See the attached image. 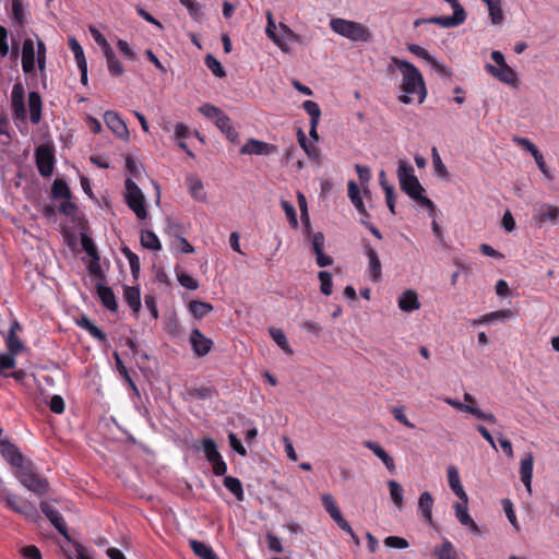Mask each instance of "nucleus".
Returning <instances> with one entry per match:
<instances>
[{
    "label": "nucleus",
    "instance_id": "1",
    "mask_svg": "<svg viewBox=\"0 0 559 559\" xmlns=\"http://www.w3.org/2000/svg\"><path fill=\"white\" fill-rule=\"evenodd\" d=\"M391 62L395 64L402 73L401 90L403 94L399 96V100L403 104H409L413 100V96H417L418 103H424L427 91L419 70L411 62L399 59L397 57H392Z\"/></svg>",
    "mask_w": 559,
    "mask_h": 559
},
{
    "label": "nucleus",
    "instance_id": "2",
    "mask_svg": "<svg viewBox=\"0 0 559 559\" xmlns=\"http://www.w3.org/2000/svg\"><path fill=\"white\" fill-rule=\"evenodd\" d=\"M397 177L401 189L414 201L428 210H433V202L424 195V188L414 174V168L406 162L400 160L397 167Z\"/></svg>",
    "mask_w": 559,
    "mask_h": 559
},
{
    "label": "nucleus",
    "instance_id": "3",
    "mask_svg": "<svg viewBox=\"0 0 559 559\" xmlns=\"http://www.w3.org/2000/svg\"><path fill=\"white\" fill-rule=\"evenodd\" d=\"M14 476L23 487L37 496L45 495L49 489L48 480L38 473L35 464L31 460H27L19 466L14 471Z\"/></svg>",
    "mask_w": 559,
    "mask_h": 559
},
{
    "label": "nucleus",
    "instance_id": "4",
    "mask_svg": "<svg viewBox=\"0 0 559 559\" xmlns=\"http://www.w3.org/2000/svg\"><path fill=\"white\" fill-rule=\"evenodd\" d=\"M330 27L334 33L352 41L369 43L372 39L369 28L355 21L335 17L330 21Z\"/></svg>",
    "mask_w": 559,
    "mask_h": 559
},
{
    "label": "nucleus",
    "instance_id": "5",
    "mask_svg": "<svg viewBox=\"0 0 559 559\" xmlns=\"http://www.w3.org/2000/svg\"><path fill=\"white\" fill-rule=\"evenodd\" d=\"M126 200L128 206L134 212L139 219H144L147 212L144 204V195L139 186L131 179L126 180Z\"/></svg>",
    "mask_w": 559,
    "mask_h": 559
},
{
    "label": "nucleus",
    "instance_id": "6",
    "mask_svg": "<svg viewBox=\"0 0 559 559\" xmlns=\"http://www.w3.org/2000/svg\"><path fill=\"white\" fill-rule=\"evenodd\" d=\"M25 90L21 82H16L11 92V108L15 124L26 123V109L24 104Z\"/></svg>",
    "mask_w": 559,
    "mask_h": 559
},
{
    "label": "nucleus",
    "instance_id": "7",
    "mask_svg": "<svg viewBox=\"0 0 559 559\" xmlns=\"http://www.w3.org/2000/svg\"><path fill=\"white\" fill-rule=\"evenodd\" d=\"M36 165L43 177H50L55 167L53 151L48 145H40L35 152Z\"/></svg>",
    "mask_w": 559,
    "mask_h": 559
},
{
    "label": "nucleus",
    "instance_id": "8",
    "mask_svg": "<svg viewBox=\"0 0 559 559\" xmlns=\"http://www.w3.org/2000/svg\"><path fill=\"white\" fill-rule=\"evenodd\" d=\"M40 510L55 526V528L67 539H69L67 524L60 512L49 502H40Z\"/></svg>",
    "mask_w": 559,
    "mask_h": 559
},
{
    "label": "nucleus",
    "instance_id": "9",
    "mask_svg": "<svg viewBox=\"0 0 559 559\" xmlns=\"http://www.w3.org/2000/svg\"><path fill=\"white\" fill-rule=\"evenodd\" d=\"M193 353L198 357L207 355L212 347L213 341L207 338L199 329H193L189 337Z\"/></svg>",
    "mask_w": 559,
    "mask_h": 559
},
{
    "label": "nucleus",
    "instance_id": "10",
    "mask_svg": "<svg viewBox=\"0 0 559 559\" xmlns=\"http://www.w3.org/2000/svg\"><path fill=\"white\" fill-rule=\"evenodd\" d=\"M0 453L4 460L14 468V471L27 461L22 455L19 448L7 439H3V442H0Z\"/></svg>",
    "mask_w": 559,
    "mask_h": 559
},
{
    "label": "nucleus",
    "instance_id": "11",
    "mask_svg": "<svg viewBox=\"0 0 559 559\" xmlns=\"http://www.w3.org/2000/svg\"><path fill=\"white\" fill-rule=\"evenodd\" d=\"M5 500L7 506L14 512L23 514L28 519H34L37 514L36 509L33 504L27 503V501L22 500L16 495H9L8 492L2 498Z\"/></svg>",
    "mask_w": 559,
    "mask_h": 559
},
{
    "label": "nucleus",
    "instance_id": "12",
    "mask_svg": "<svg viewBox=\"0 0 559 559\" xmlns=\"http://www.w3.org/2000/svg\"><path fill=\"white\" fill-rule=\"evenodd\" d=\"M533 219L538 227L548 222L555 225L559 219V207L544 203L536 210Z\"/></svg>",
    "mask_w": 559,
    "mask_h": 559
},
{
    "label": "nucleus",
    "instance_id": "13",
    "mask_svg": "<svg viewBox=\"0 0 559 559\" xmlns=\"http://www.w3.org/2000/svg\"><path fill=\"white\" fill-rule=\"evenodd\" d=\"M324 510L329 513L332 520L337 524L341 530H349L348 522L342 515L334 498L330 493H324L321 498Z\"/></svg>",
    "mask_w": 559,
    "mask_h": 559
},
{
    "label": "nucleus",
    "instance_id": "14",
    "mask_svg": "<svg viewBox=\"0 0 559 559\" xmlns=\"http://www.w3.org/2000/svg\"><path fill=\"white\" fill-rule=\"evenodd\" d=\"M104 120L107 127L121 140L129 139V130L126 122L115 111H106Z\"/></svg>",
    "mask_w": 559,
    "mask_h": 559
},
{
    "label": "nucleus",
    "instance_id": "15",
    "mask_svg": "<svg viewBox=\"0 0 559 559\" xmlns=\"http://www.w3.org/2000/svg\"><path fill=\"white\" fill-rule=\"evenodd\" d=\"M364 250L368 258L369 277L372 282L377 283L381 280L382 276V269L379 255L377 251L370 246V243H364Z\"/></svg>",
    "mask_w": 559,
    "mask_h": 559
},
{
    "label": "nucleus",
    "instance_id": "16",
    "mask_svg": "<svg viewBox=\"0 0 559 559\" xmlns=\"http://www.w3.org/2000/svg\"><path fill=\"white\" fill-rule=\"evenodd\" d=\"M485 69L488 73H490L493 78H496L502 83L514 85L516 81L515 71L508 64L496 67L493 64L487 63L485 66Z\"/></svg>",
    "mask_w": 559,
    "mask_h": 559
},
{
    "label": "nucleus",
    "instance_id": "17",
    "mask_svg": "<svg viewBox=\"0 0 559 559\" xmlns=\"http://www.w3.org/2000/svg\"><path fill=\"white\" fill-rule=\"evenodd\" d=\"M275 152V146L259 140L250 139L240 148V154L270 155Z\"/></svg>",
    "mask_w": 559,
    "mask_h": 559
},
{
    "label": "nucleus",
    "instance_id": "18",
    "mask_svg": "<svg viewBox=\"0 0 559 559\" xmlns=\"http://www.w3.org/2000/svg\"><path fill=\"white\" fill-rule=\"evenodd\" d=\"M533 464L534 457L531 452L526 453L525 457H523L520 463L521 480L528 493L532 492Z\"/></svg>",
    "mask_w": 559,
    "mask_h": 559
},
{
    "label": "nucleus",
    "instance_id": "19",
    "mask_svg": "<svg viewBox=\"0 0 559 559\" xmlns=\"http://www.w3.org/2000/svg\"><path fill=\"white\" fill-rule=\"evenodd\" d=\"M447 472H448V481H449L450 488L452 489V491L455 493V496L459 499H461L462 501L467 503L468 498H467V495L461 484L459 469L455 466L451 465L448 467Z\"/></svg>",
    "mask_w": 559,
    "mask_h": 559
},
{
    "label": "nucleus",
    "instance_id": "20",
    "mask_svg": "<svg viewBox=\"0 0 559 559\" xmlns=\"http://www.w3.org/2000/svg\"><path fill=\"white\" fill-rule=\"evenodd\" d=\"M22 69L25 73H31L35 70V49L34 41L26 38L22 47Z\"/></svg>",
    "mask_w": 559,
    "mask_h": 559
},
{
    "label": "nucleus",
    "instance_id": "21",
    "mask_svg": "<svg viewBox=\"0 0 559 559\" xmlns=\"http://www.w3.org/2000/svg\"><path fill=\"white\" fill-rule=\"evenodd\" d=\"M96 289H97V295L103 304V306L105 308H107L109 311H117L118 309V304H117V300H116V296L112 292V289L106 285H103L100 283H98L96 285Z\"/></svg>",
    "mask_w": 559,
    "mask_h": 559
},
{
    "label": "nucleus",
    "instance_id": "22",
    "mask_svg": "<svg viewBox=\"0 0 559 559\" xmlns=\"http://www.w3.org/2000/svg\"><path fill=\"white\" fill-rule=\"evenodd\" d=\"M364 445L369 449L382 463L385 467L393 472L395 469L394 460L385 452V450L374 441H365Z\"/></svg>",
    "mask_w": 559,
    "mask_h": 559
},
{
    "label": "nucleus",
    "instance_id": "23",
    "mask_svg": "<svg viewBox=\"0 0 559 559\" xmlns=\"http://www.w3.org/2000/svg\"><path fill=\"white\" fill-rule=\"evenodd\" d=\"M347 192H348V198L350 199L353 205L358 211V213L364 217H368L369 214H368L367 209L364 204V201L360 197L359 187L357 186V183L355 181L350 180L348 182Z\"/></svg>",
    "mask_w": 559,
    "mask_h": 559
},
{
    "label": "nucleus",
    "instance_id": "24",
    "mask_svg": "<svg viewBox=\"0 0 559 559\" xmlns=\"http://www.w3.org/2000/svg\"><path fill=\"white\" fill-rule=\"evenodd\" d=\"M41 96L38 92H31L28 94V108H29V120L33 124H37L41 119Z\"/></svg>",
    "mask_w": 559,
    "mask_h": 559
},
{
    "label": "nucleus",
    "instance_id": "25",
    "mask_svg": "<svg viewBox=\"0 0 559 559\" xmlns=\"http://www.w3.org/2000/svg\"><path fill=\"white\" fill-rule=\"evenodd\" d=\"M187 182L189 186V192L191 197L199 202L205 203L207 201V198L204 191L202 180L195 175H189L187 177Z\"/></svg>",
    "mask_w": 559,
    "mask_h": 559
},
{
    "label": "nucleus",
    "instance_id": "26",
    "mask_svg": "<svg viewBox=\"0 0 559 559\" xmlns=\"http://www.w3.org/2000/svg\"><path fill=\"white\" fill-rule=\"evenodd\" d=\"M399 307L401 310L412 312L420 308L417 294L414 290H406L399 297Z\"/></svg>",
    "mask_w": 559,
    "mask_h": 559
},
{
    "label": "nucleus",
    "instance_id": "27",
    "mask_svg": "<svg viewBox=\"0 0 559 559\" xmlns=\"http://www.w3.org/2000/svg\"><path fill=\"white\" fill-rule=\"evenodd\" d=\"M81 246L83 250L87 253V255H90L93 259L95 266L91 265V271L93 273H96L97 271L100 270L98 265L99 255L93 239L86 234H81Z\"/></svg>",
    "mask_w": 559,
    "mask_h": 559
},
{
    "label": "nucleus",
    "instance_id": "28",
    "mask_svg": "<svg viewBox=\"0 0 559 559\" xmlns=\"http://www.w3.org/2000/svg\"><path fill=\"white\" fill-rule=\"evenodd\" d=\"M432 506L433 498L431 493L428 491L423 492L418 500V510L423 520L427 523L432 522Z\"/></svg>",
    "mask_w": 559,
    "mask_h": 559
},
{
    "label": "nucleus",
    "instance_id": "29",
    "mask_svg": "<svg viewBox=\"0 0 559 559\" xmlns=\"http://www.w3.org/2000/svg\"><path fill=\"white\" fill-rule=\"evenodd\" d=\"M123 299L136 316L141 309V295L139 287L127 286L123 290Z\"/></svg>",
    "mask_w": 559,
    "mask_h": 559
},
{
    "label": "nucleus",
    "instance_id": "30",
    "mask_svg": "<svg viewBox=\"0 0 559 559\" xmlns=\"http://www.w3.org/2000/svg\"><path fill=\"white\" fill-rule=\"evenodd\" d=\"M432 556L436 559H457V551L450 540L443 539L440 546L433 548Z\"/></svg>",
    "mask_w": 559,
    "mask_h": 559
},
{
    "label": "nucleus",
    "instance_id": "31",
    "mask_svg": "<svg viewBox=\"0 0 559 559\" xmlns=\"http://www.w3.org/2000/svg\"><path fill=\"white\" fill-rule=\"evenodd\" d=\"M104 56L106 58L107 68H108L110 75H112V76L122 75L124 72V68H123L122 63L119 61V59L117 58V56L115 55V51L112 50V48L105 51Z\"/></svg>",
    "mask_w": 559,
    "mask_h": 559
},
{
    "label": "nucleus",
    "instance_id": "32",
    "mask_svg": "<svg viewBox=\"0 0 559 559\" xmlns=\"http://www.w3.org/2000/svg\"><path fill=\"white\" fill-rule=\"evenodd\" d=\"M189 311L197 319L201 320L213 311V306L206 301L192 300L189 302Z\"/></svg>",
    "mask_w": 559,
    "mask_h": 559
},
{
    "label": "nucleus",
    "instance_id": "33",
    "mask_svg": "<svg viewBox=\"0 0 559 559\" xmlns=\"http://www.w3.org/2000/svg\"><path fill=\"white\" fill-rule=\"evenodd\" d=\"M191 549L194 555L201 559H218L213 549L204 544L203 542H199L195 539H191L189 542Z\"/></svg>",
    "mask_w": 559,
    "mask_h": 559
},
{
    "label": "nucleus",
    "instance_id": "34",
    "mask_svg": "<svg viewBox=\"0 0 559 559\" xmlns=\"http://www.w3.org/2000/svg\"><path fill=\"white\" fill-rule=\"evenodd\" d=\"M466 20L465 11H453L451 16H439V25L444 28L455 27L463 24Z\"/></svg>",
    "mask_w": 559,
    "mask_h": 559
},
{
    "label": "nucleus",
    "instance_id": "35",
    "mask_svg": "<svg viewBox=\"0 0 559 559\" xmlns=\"http://www.w3.org/2000/svg\"><path fill=\"white\" fill-rule=\"evenodd\" d=\"M76 322L79 326L86 330L96 340L100 342L106 341V334L98 326H96L87 317L83 316Z\"/></svg>",
    "mask_w": 559,
    "mask_h": 559
},
{
    "label": "nucleus",
    "instance_id": "36",
    "mask_svg": "<svg viewBox=\"0 0 559 559\" xmlns=\"http://www.w3.org/2000/svg\"><path fill=\"white\" fill-rule=\"evenodd\" d=\"M215 124L230 141H236L238 134L233 128L228 116L223 112L215 121Z\"/></svg>",
    "mask_w": 559,
    "mask_h": 559
},
{
    "label": "nucleus",
    "instance_id": "37",
    "mask_svg": "<svg viewBox=\"0 0 559 559\" xmlns=\"http://www.w3.org/2000/svg\"><path fill=\"white\" fill-rule=\"evenodd\" d=\"M224 486L236 497L238 501H243L245 492L242 484L237 477L225 476Z\"/></svg>",
    "mask_w": 559,
    "mask_h": 559
},
{
    "label": "nucleus",
    "instance_id": "38",
    "mask_svg": "<svg viewBox=\"0 0 559 559\" xmlns=\"http://www.w3.org/2000/svg\"><path fill=\"white\" fill-rule=\"evenodd\" d=\"M514 317V312L511 309H502L484 314L479 318L480 323H491L493 321H507Z\"/></svg>",
    "mask_w": 559,
    "mask_h": 559
},
{
    "label": "nucleus",
    "instance_id": "39",
    "mask_svg": "<svg viewBox=\"0 0 559 559\" xmlns=\"http://www.w3.org/2000/svg\"><path fill=\"white\" fill-rule=\"evenodd\" d=\"M202 450L205 454L206 460L212 463L222 457L217 450V445L215 441L211 438H204L202 440Z\"/></svg>",
    "mask_w": 559,
    "mask_h": 559
},
{
    "label": "nucleus",
    "instance_id": "40",
    "mask_svg": "<svg viewBox=\"0 0 559 559\" xmlns=\"http://www.w3.org/2000/svg\"><path fill=\"white\" fill-rule=\"evenodd\" d=\"M388 487H389L390 497H391L393 503L395 504V507L397 509H402L403 508V488H402V486L396 480L390 479L388 481Z\"/></svg>",
    "mask_w": 559,
    "mask_h": 559
},
{
    "label": "nucleus",
    "instance_id": "41",
    "mask_svg": "<svg viewBox=\"0 0 559 559\" xmlns=\"http://www.w3.org/2000/svg\"><path fill=\"white\" fill-rule=\"evenodd\" d=\"M51 194L55 199H70L71 191L68 183L62 179H56L51 187Z\"/></svg>",
    "mask_w": 559,
    "mask_h": 559
},
{
    "label": "nucleus",
    "instance_id": "42",
    "mask_svg": "<svg viewBox=\"0 0 559 559\" xmlns=\"http://www.w3.org/2000/svg\"><path fill=\"white\" fill-rule=\"evenodd\" d=\"M19 354H13L8 350L0 355V376L8 377L9 374L5 372L8 369H12L16 365V356Z\"/></svg>",
    "mask_w": 559,
    "mask_h": 559
},
{
    "label": "nucleus",
    "instance_id": "43",
    "mask_svg": "<svg viewBox=\"0 0 559 559\" xmlns=\"http://www.w3.org/2000/svg\"><path fill=\"white\" fill-rule=\"evenodd\" d=\"M270 334L273 341L283 349L286 354H293V349L288 344L285 333L281 329H270Z\"/></svg>",
    "mask_w": 559,
    "mask_h": 559
},
{
    "label": "nucleus",
    "instance_id": "44",
    "mask_svg": "<svg viewBox=\"0 0 559 559\" xmlns=\"http://www.w3.org/2000/svg\"><path fill=\"white\" fill-rule=\"evenodd\" d=\"M141 243L144 248L154 250V251L159 250L162 248L159 239L151 230L142 231Z\"/></svg>",
    "mask_w": 559,
    "mask_h": 559
},
{
    "label": "nucleus",
    "instance_id": "45",
    "mask_svg": "<svg viewBox=\"0 0 559 559\" xmlns=\"http://www.w3.org/2000/svg\"><path fill=\"white\" fill-rule=\"evenodd\" d=\"M182 5H185L190 14V16L197 21L201 22L203 20L204 13L202 12L201 5L193 0H179Z\"/></svg>",
    "mask_w": 559,
    "mask_h": 559
},
{
    "label": "nucleus",
    "instance_id": "46",
    "mask_svg": "<svg viewBox=\"0 0 559 559\" xmlns=\"http://www.w3.org/2000/svg\"><path fill=\"white\" fill-rule=\"evenodd\" d=\"M431 156H432V165H433L435 174L441 178H447L449 175V171H448L445 165L443 164V162L438 153V150L436 147H432Z\"/></svg>",
    "mask_w": 559,
    "mask_h": 559
},
{
    "label": "nucleus",
    "instance_id": "47",
    "mask_svg": "<svg viewBox=\"0 0 559 559\" xmlns=\"http://www.w3.org/2000/svg\"><path fill=\"white\" fill-rule=\"evenodd\" d=\"M5 344L8 350L12 352L13 354H20L24 350L25 346L22 340L17 336V334L8 333L5 337Z\"/></svg>",
    "mask_w": 559,
    "mask_h": 559
},
{
    "label": "nucleus",
    "instance_id": "48",
    "mask_svg": "<svg viewBox=\"0 0 559 559\" xmlns=\"http://www.w3.org/2000/svg\"><path fill=\"white\" fill-rule=\"evenodd\" d=\"M205 66L212 71V73L217 78H225L226 71L224 70L222 63L212 55H206L205 57Z\"/></svg>",
    "mask_w": 559,
    "mask_h": 559
},
{
    "label": "nucleus",
    "instance_id": "49",
    "mask_svg": "<svg viewBox=\"0 0 559 559\" xmlns=\"http://www.w3.org/2000/svg\"><path fill=\"white\" fill-rule=\"evenodd\" d=\"M121 252L128 259L129 264H130L131 273H132L133 277L136 278L139 273H140V259H139V257L134 252H132L128 247H123L121 249Z\"/></svg>",
    "mask_w": 559,
    "mask_h": 559
},
{
    "label": "nucleus",
    "instance_id": "50",
    "mask_svg": "<svg viewBox=\"0 0 559 559\" xmlns=\"http://www.w3.org/2000/svg\"><path fill=\"white\" fill-rule=\"evenodd\" d=\"M266 19H267V24H266V28H265V32H266V35L269 36V38H271L277 46L280 47H283V43L282 40L280 39V37L276 35V25H275V21L273 19V15L272 13L269 11L266 13Z\"/></svg>",
    "mask_w": 559,
    "mask_h": 559
},
{
    "label": "nucleus",
    "instance_id": "51",
    "mask_svg": "<svg viewBox=\"0 0 559 559\" xmlns=\"http://www.w3.org/2000/svg\"><path fill=\"white\" fill-rule=\"evenodd\" d=\"M320 280V290L325 296H330L332 294V275L326 271L319 272Z\"/></svg>",
    "mask_w": 559,
    "mask_h": 559
},
{
    "label": "nucleus",
    "instance_id": "52",
    "mask_svg": "<svg viewBox=\"0 0 559 559\" xmlns=\"http://www.w3.org/2000/svg\"><path fill=\"white\" fill-rule=\"evenodd\" d=\"M69 47L71 49V51L73 52L74 55V58L76 60V63L78 66H81V64H84V63H87L86 62V59L84 57V51H83V48L82 46L80 45V43L74 38H70L69 40Z\"/></svg>",
    "mask_w": 559,
    "mask_h": 559
},
{
    "label": "nucleus",
    "instance_id": "53",
    "mask_svg": "<svg viewBox=\"0 0 559 559\" xmlns=\"http://www.w3.org/2000/svg\"><path fill=\"white\" fill-rule=\"evenodd\" d=\"M281 205L286 214V217L293 228H297L298 226V219L297 214L294 205L289 203L288 201L282 200Z\"/></svg>",
    "mask_w": 559,
    "mask_h": 559
},
{
    "label": "nucleus",
    "instance_id": "54",
    "mask_svg": "<svg viewBox=\"0 0 559 559\" xmlns=\"http://www.w3.org/2000/svg\"><path fill=\"white\" fill-rule=\"evenodd\" d=\"M489 17L492 24H501L503 21V12L501 8V0L496 1L488 8Z\"/></svg>",
    "mask_w": 559,
    "mask_h": 559
},
{
    "label": "nucleus",
    "instance_id": "55",
    "mask_svg": "<svg viewBox=\"0 0 559 559\" xmlns=\"http://www.w3.org/2000/svg\"><path fill=\"white\" fill-rule=\"evenodd\" d=\"M454 510H455V515L462 525H465V524H468L469 522H472V518L469 516V514L467 512V503H465L464 501H463V503L457 502L454 504Z\"/></svg>",
    "mask_w": 559,
    "mask_h": 559
},
{
    "label": "nucleus",
    "instance_id": "56",
    "mask_svg": "<svg viewBox=\"0 0 559 559\" xmlns=\"http://www.w3.org/2000/svg\"><path fill=\"white\" fill-rule=\"evenodd\" d=\"M302 108L310 116V121H319L321 110L319 105L313 100H306L302 104Z\"/></svg>",
    "mask_w": 559,
    "mask_h": 559
},
{
    "label": "nucleus",
    "instance_id": "57",
    "mask_svg": "<svg viewBox=\"0 0 559 559\" xmlns=\"http://www.w3.org/2000/svg\"><path fill=\"white\" fill-rule=\"evenodd\" d=\"M178 282L181 286L186 287L187 289H198L199 283L197 280H194L191 275H189L186 272H180L177 274Z\"/></svg>",
    "mask_w": 559,
    "mask_h": 559
},
{
    "label": "nucleus",
    "instance_id": "58",
    "mask_svg": "<svg viewBox=\"0 0 559 559\" xmlns=\"http://www.w3.org/2000/svg\"><path fill=\"white\" fill-rule=\"evenodd\" d=\"M88 31L94 40L100 46L103 52L111 48L105 36L95 26L91 25Z\"/></svg>",
    "mask_w": 559,
    "mask_h": 559
},
{
    "label": "nucleus",
    "instance_id": "59",
    "mask_svg": "<svg viewBox=\"0 0 559 559\" xmlns=\"http://www.w3.org/2000/svg\"><path fill=\"white\" fill-rule=\"evenodd\" d=\"M200 112L204 115L206 118L217 120V118L223 114V111L214 105L204 104L199 108Z\"/></svg>",
    "mask_w": 559,
    "mask_h": 559
},
{
    "label": "nucleus",
    "instance_id": "60",
    "mask_svg": "<svg viewBox=\"0 0 559 559\" xmlns=\"http://www.w3.org/2000/svg\"><path fill=\"white\" fill-rule=\"evenodd\" d=\"M384 545L390 548L405 549L408 547V542L400 536H388L384 539Z\"/></svg>",
    "mask_w": 559,
    "mask_h": 559
},
{
    "label": "nucleus",
    "instance_id": "61",
    "mask_svg": "<svg viewBox=\"0 0 559 559\" xmlns=\"http://www.w3.org/2000/svg\"><path fill=\"white\" fill-rule=\"evenodd\" d=\"M404 411H405V409H404V407H403V406H395V407H393V408H392L393 417H394V418H395L400 424L404 425L405 427L411 428V429L415 428V425H414V424H412V423L407 419V417H406V415H405Z\"/></svg>",
    "mask_w": 559,
    "mask_h": 559
},
{
    "label": "nucleus",
    "instance_id": "62",
    "mask_svg": "<svg viewBox=\"0 0 559 559\" xmlns=\"http://www.w3.org/2000/svg\"><path fill=\"white\" fill-rule=\"evenodd\" d=\"M502 506H503V510L506 512V515H507L508 520L510 521L512 526L516 531H519L520 526H519V523H518V520H516V516H515V513H514L513 506H512L511 501L508 500V499H504L502 501Z\"/></svg>",
    "mask_w": 559,
    "mask_h": 559
},
{
    "label": "nucleus",
    "instance_id": "63",
    "mask_svg": "<svg viewBox=\"0 0 559 559\" xmlns=\"http://www.w3.org/2000/svg\"><path fill=\"white\" fill-rule=\"evenodd\" d=\"M12 13L19 24H23L25 21L24 9L21 0H11Z\"/></svg>",
    "mask_w": 559,
    "mask_h": 559
},
{
    "label": "nucleus",
    "instance_id": "64",
    "mask_svg": "<svg viewBox=\"0 0 559 559\" xmlns=\"http://www.w3.org/2000/svg\"><path fill=\"white\" fill-rule=\"evenodd\" d=\"M230 448L241 456L247 455V450L234 432L228 435Z\"/></svg>",
    "mask_w": 559,
    "mask_h": 559
}]
</instances>
